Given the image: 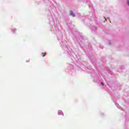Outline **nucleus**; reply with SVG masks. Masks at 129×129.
<instances>
[{
  "mask_svg": "<svg viewBox=\"0 0 129 129\" xmlns=\"http://www.w3.org/2000/svg\"><path fill=\"white\" fill-rule=\"evenodd\" d=\"M70 16H71L72 17H75V14L73 13L72 11L70 12Z\"/></svg>",
  "mask_w": 129,
  "mask_h": 129,
  "instance_id": "f257e3e1",
  "label": "nucleus"
},
{
  "mask_svg": "<svg viewBox=\"0 0 129 129\" xmlns=\"http://www.w3.org/2000/svg\"><path fill=\"white\" fill-rule=\"evenodd\" d=\"M58 113V114H63V112H62V111L61 110H59Z\"/></svg>",
  "mask_w": 129,
  "mask_h": 129,
  "instance_id": "f03ea898",
  "label": "nucleus"
},
{
  "mask_svg": "<svg viewBox=\"0 0 129 129\" xmlns=\"http://www.w3.org/2000/svg\"><path fill=\"white\" fill-rule=\"evenodd\" d=\"M45 53H43V52H42V53H41L42 56V57H45Z\"/></svg>",
  "mask_w": 129,
  "mask_h": 129,
  "instance_id": "7ed1b4c3",
  "label": "nucleus"
},
{
  "mask_svg": "<svg viewBox=\"0 0 129 129\" xmlns=\"http://www.w3.org/2000/svg\"><path fill=\"white\" fill-rule=\"evenodd\" d=\"M101 84L102 85V86H103V83L101 82Z\"/></svg>",
  "mask_w": 129,
  "mask_h": 129,
  "instance_id": "20e7f679",
  "label": "nucleus"
}]
</instances>
